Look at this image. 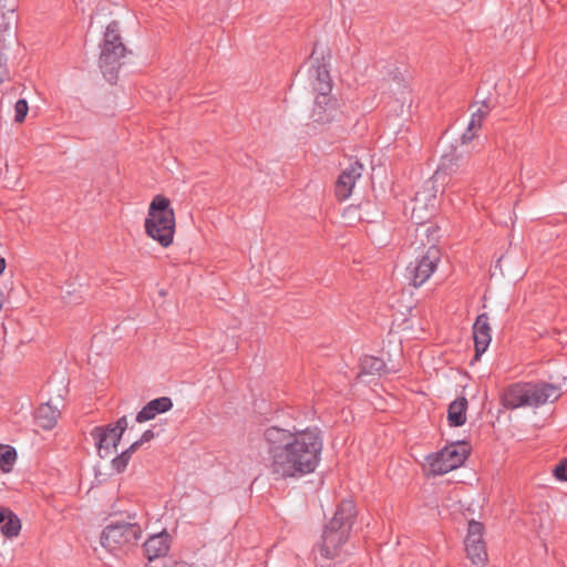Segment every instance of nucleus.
<instances>
[{"label":"nucleus","instance_id":"obj_1","mask_svg":"<svg viewBox=\"0 0 567 567\" xmlns=\"http://www.w3.org/2000/svg\"><path fill=\"white\" fill-rule=\"evenodd\" d=\"M262 439L276 478H300L313 473L320 464L323 435L318 426L284 429L268 426Z\"/></svg>","mask_w":567,"mask_h":567},{"label":"nucleus","instance_id":"obj_2","mask_svg":"<svg viewBox=\"0 0 567 567\" xmlns=\"http://www.w3.org/2000/svg\"><path fill=\"white\" fill-rule=\"evenodd\" d=\"M355 514L352 501L343 499L338 505L334 516L323 529L322 543L317 549L321 558L333 559L337 556L339 548L350 536Z\"/></svg>","mask_w":567,"mask_h":567},{"label":"nucleus","instance_id":"obj_3","mask_svg":"<svg viewBox=\"0 0 567 567\" xmlns=\"http://www.w3.org/2000/svg\"><path fill=\"white\" fill-rule=\"evenodd\" d=\"M146 234L166 248L173 243L175 234V214L171 202L163 195H156L150 204L145 219Z\"/></svg>","mask_w":567,"mask_h":567},{"label":"nucleus","instance_id":"obj_4","mask_svg":"<svg viewBox=\"0 0 567 567\" xmlns=\"http://www.w3.org/2000/svg\"><path fill=\"white\" fill-rule=\"evenodd\" d=\"M136 514L128 515V520L114 519L101 534V545L109 551L126 553L137 546L142 538V527L135 520Z\"/></svg>","mask_w":567,"mask_h":567},{"label":"nucleus","instance_id":"obj_5","mask_svg":"<svg viewBox=\"0 0 567 567\" xmlns=\"http://www.w3.org/2000/svg\"><path fill=\"white\" fill-rule=\"evenodd\" d=\"M118 22L112 21L107 24L100 54V68L105 79L114 83L117 79V70L121 66V59L125 56L126 48L118 34Z\"/></svg>","mask_w":567,"mask_h":567},{"label":"nucleus","instance_id":"obj_6","mask_svg":"<svg viewBox=\"0 0 567 567\" xmlns=\"http://www.w3.org/2000/svg\"><path fill=\"white\" fill-rule=\"evenodd\" d=\"M413 96L410 89V75L399 69L392 71V117L400 120V127L412 115Z\"/></svg>","mask_w":567,"mask_h":567},{"label":"nucleus","instance_id":"obj_7","mask_svg":"<svg viewBox=\"0 0 567 567\" xmlns=\"http://www.w3.org/2000/svg\"><path fill=\"white\" fill-rule=\"evenodd\" d=\"M468 453L466 443H453L431 457L430 470L435 475L446 474L460 467L467 458Z\"/></svg>","mask_w":567,"mask_h":567},{"label":"nucleus","instance_id":"obj_8","mask_svg":"<svg viewBox=\"0 0 567 567\" xmlns=\"http://www.w3.org/2000/svg\"><path fill=\"white\" fill-rule=\"evenodd\" d=\"M127 427V417L123 415L115 423H110L105 426H95L92 429L90 434L95 441V445L101 457H107L111 447L116 449Z\"/></svg>","mask_w":567,"mask_h":567},{"label":"nucleus","instance_id":"obj_9","mask_svg":"<svg viewBox=\"0 0 567 567\" xmlns=\"http://www.w3.org/2000/svg\"><path fill=\"white\" fill-rule=\"evenodd\" d=\"M483 535V524L474 519L470 520L464 545L467 558L476 566H484L487 561V551Z\"/></svg>","mask_w":567,"mask_h":567},{"label":"nucleus","instance_id":"obj_10","mask_svg":"<svg viewBox=\"0 0 567 567\" xmlns=\"http://www.w3.org/2000/svg\"><path fill=\"white\" fill-rule=\"evenodd\" d=\"M441 250L432 245L422 258L416 260L413 267L409 268L414 287L422 286L432 276L441 260Z\"/></svg>","mask_w":567,"mask_h":567},{"label":"nucleus","instance_id":"obj_11","mask_svg":"<svg viewBox=\"0 0 567 567\" xmlns=\"http://www.w3.org/2000/svg\"><path fill=\"white\" fill-rule=\"evenodd\" d=\"M362 172L363 165L355 161L350 163L349 166L340 173L334 186V193L339 200H346L351 196L352 189L357 181L361 177Z\"/></svg>","mask_w":567,"mask_h":567},{"label":"nucleus","instance_id":"obj_12","mask_svg":"<svg viewBox=\"0 0 567 567\" xmlns=\"http://www.w3.org/2000/svg\"><path fill=\"white\" fill-rule=\"evenodd\" d=\"M431 187H425L423 190L416 193L414 198V206L412 208V218L416 224H422L426 219L424 212L432 214L437 205L436 194Z\"/></svg>","mask_w":567,"mask_h":567},{"label":"nucleus","instance_id":"obj_13","mask_svg":"<svg viewBox=\"0 0 567 567\" xmlns=\"http://www.w3.org/2000/svg\"><path fill=\"white\" fill-rule=\"evenodd\" d=\"M529 406L554 402L560 396V389L549 383H528Z\"/></svg>","mask_w":567,"mask_h":567},{"label":"nucleus","instance_id":"obj_14","mask_svg":"<svg viewBox=\"0 0 567 567\" xmlns=\"http://www.w3.org/2000/svg\"><path fill=\"white\" fill-rule=\"evenodd\" d=\"M486 313L480 315L473 324V338L475 343V357L480 358L488 348L492 334Z\"/></svg>","mask_w":567,"mask_h":567},{"label":"nucleus","instance_id":"obj_15","mask_svg":"<svg viewBox=\"0 0 567 567\" xmlns=\"http://www.w3.org/2000/svg\"><path fill=\"white\" fill-rule=\"evenodd\" d=\"M308 74L312 89L318 92V96H330L332 81L327 66L324 64H312Z\"/></svg>","mask_w":567,"mask_h":567},{"label":"nucleus","instance_id":"obj_16","mask_svg":"<svg viewBox=\"0 0 567 567\" xmlns=\"http://www.w3.org/2000/svg\"><path fill=\"white\" fill-rule=\"evenodd\" d=\"M528 383H516L508 386L503 395L502 402L506 409L529 406Z\"/></svg>","mask_w":567,"mask_h":567},{"label":"nucleus","instance_id":"obj_17","mask_svg":"<svg viewBox=\"0 0 567 567\" xmlns=\"http://www.w3.org/2000/svg\"><path fill=\"white\" fill-rule=\"evenodd\" d=\"M336 104L330 96H317L311 112L313 122L327 124L333 121L338 113Z\"/></svg>","mask_w":567,"mask_h":567},{"label":"nucleus","instance_id":"obj_18","mask_svg":"<svg viewBox=\"0 0 567 567\" xmlns=\"http://www.w3.org/2000/svg\"><path fill=\"white\" fill-rule=\"evenodd\" d=\"M173 408V401L168 396H161L151 400L142 410L136 414L135 421L144 423L155 419L157 414L165 413Z\"/></svg>","mask_w":567,"mask_h":567},{"label":"nucleus","instance_id":"obj_19","mask_svg":"<svg viewBox=\"0 0 567 567\" xmlns=\"http://www.w3.org/2000/svg\"><path fill=\"white\" fill-rule=\"evenodd\" d=\"M143 549L148 560L165 556L169 549V536L166 532L151 536L144 544Z\"/></svg>","mask_w":567,"mask_h":567},{"label":"nucleus","instance_id":"obj_20","mask_svg":"<svg viewBox=\"0 0 567 567\" xmlns=\"http://www.w3.org/2000/svg\"><path fill=\"white\" fill-rule=\"evenodd\" d=\"M60 411L49 402L41 404L35 411L37 424L43 430H51L56 424Z\"/></svg>","mask_w":567,"mask_h":567},{"label":"nucleus","instance_id":"obj_21","mask_svg":"<svg viewBox=\"0 0 567 567\" xmlns=\"http://www.w3.org/2000/svg\"><path fill=\"white\" fill-rule=\"evenodd\" d=\"M467 400L458 398L453 401L447 410V420L451 426H461L466 422Z\"/></svg>","mask_w":567,"mask_h":567},{"label":"nucleus","instance_id":"obj_22","mask_svg":"<svg viewBox=\"0 0 567 567\" xmlns=\"http://www.w3.org/2000/svg\"><path fill=\"white\" fill-rule=\"evenodd\" d=\"M360 367V375L374 374L375 372H380L381 370H383L385 368V363L380 358L373 355H365L361 359Z\"/></svg>","mask_w":567,"mask_h":567},{"label":"nucleus","instance_id":"obj_23","mask_svg":"<svg viewBox=\"0 0 567 567\" xmlns=\"http://www.w3.org/2000/svg\"><path fill=\"white\" fill-rule=\"evenodd\" d=\"M1 533L7 537H16L21 530V522L16 514L9 516V518L0 525Z\"/></svg>","mask_w":567,"mask_h":567},{"label":"nucleus","instance_id":"obj_24","mask_svg":"<svg viewBox=\"0 0 567 567\" xmlns=\"http://www.w3.org/2000/svg\"><path fill=\"white\" fill-rule=\"evenodd\" d=\"M17 460V451L14 447H8L4 452L0 454V470L3 473L11 472L13 464Z\"/></svg>","mask_w":567,"mask_h":567},{"label":"nucleus","instance_id":"obj_25","mask_svg":"<svg viewBox=\"0 0 567 567\" xmlns=\"http://www.w3.org/2000/svg\"><path fill=\"white\" fill-rule=\"evenodd\" d=\"M17 25L16 8L8 9L7 13L0 14V29L10 32Z\"/></svg>","mask_w":567,"mask_h":567},{"label":"nucleus","instance_id":"obj_26","mask_svg":"<svg viewBox=\"0 0 567 567\" xmlns=\"http://www.w3.org/2000/svg\"><path fill=\"white\" fill-rule=\"evenodd\" d=\"M29 105L25 99H19L14 104V121L22 123L28 114Z\"/></svg>","mask_w":567,"mask_h":567},{"label":"nucleus","instance_id":"obj_27","mask_svg":"<svg viewBox=\"0 0 567 567\" xmlns=\"http://www.w3.org/2000/svg\"><path fill=\"white\" fill-rule=\"evenodd\" d=\"M131 455L128 454V452L126 451H123L121 454H118L117 456H115L113 460H112V466L113 468L117 472V473H122L125 471V468L127 467L128 465V462L131 460Z\"/></svg>","mask_w":567,"mask_h":567},{"label":"nucleus","instance_id":"obj_28","mask_svg":"<svg viewBox=\"0 0 567 567\" xmlns=\"http://www.w3.org/2000/svg\"><path fill=\"white\" fill-rule=\"evenodd\" d=\"M554 475L557 480L567 482V460L560 462L554 468Z\"/></svg>","mask_w":567,"mask_h":567},{"label":"nucleus","instance_id":"obj_29","mask_svg":"<svg viewBox=\"0 0 567 567\" xmlns=\"http://www.w3.org/2000/svg\"><path fill=\"white\" fill-rule=\"evenodd\" d=\"M492 106L486 100L482 101L481 106L473 113L474 115H478L482 121L485 120L487 114L489 113Z\"/></svg>","mask_w":567,"mask_h":567},{"label":"nucleus","instance_id":"obj_30","mask_svg":"<svg viewBox=\"0 0 567 567\" xmlns=\"http://www.w3.org/2000/svg\"><path fill=\"white\" fill-rule=\"evenodd\" d=\"M406 132H408V131L405 130V131H404V133H403V131H402L401 128H399V130L396 131V136H395V138H394V144H396V145H401V146H404V147H405L406 145L411 144V143H410V140H409V137H408V135H406Z\"/></svg>","mask_w":567,"mask_h":567},{"label":"nucleus","instance_id":"obj_31","mask_svg":"<svg viewBox=\"0 0 567 567\" xmlns=\"http://www.w3.org/2000/svg\"><path fill=\"white\" fill-rule=\"evenodd\" d=\"M483 122L484 121H482L478 115L472 114L467 126L470 127V131L478 132L482 127Z\"/></svg>","mask_w":567,"mask_h":567},{"label":"nucleus","instance_id":"obj_32","mask_svg":"<svg viewBox=\"0 0 567 567\" xmlns=\"http://www.w3.org/2000/svg\"><path fill=\"white\" fill-rule=\"evenodd\" d=\"M9 78V72L7 69L6 59L2 53H0V83H2L6 79Z\"/></svg>","mask_w":567,"mask_h":567},{"label":"nucleus","instance_id":"obj_33","mask_svg":"<svg viewBox=\"0 0 567 567\" xmlns=\"http://www.w3.org/2000/svg\"><path fill=\"white\" fill-rule=\"evenodd\" d=\"M476 134H477L476 131H470V127L467 126L465 132L462 134V143L467 144V143L472 142L474 140V137L476 136Z\"/></svg>","mask_w":567,"mask_h":567},{"label":"nucleus","instance_id":"obj_34","mask_svg":"<svg viewBox=\"0 0 567 567\" xmlns=\"http://www.w3.org/2000/svg\"><path fill=\"white\" fill-rule=\"evenodd\" d=\"M154 437H155V433L153 432V430H146V431L142 434V436H141L140 441H141V443L143 444V443L150 442V441H151V440H153Z\"/></svg>","mask_w":567,"mask_h":567},{"label":"nucleus","instance_id":"obj_35","mask_svg":"<svg viewBox=\"0 0 567 567\" xmlns=\"http://www.w3.org/2000/svg\"><path fill=\"white\" fill-rule=\"evenodd\" d=\"M12 514L13 513L10 509L0 507V525H2L3 522H6V519L9 518V516Z\"/></svg>","mask_w":567,"mask_h":567},{"label":"nucleus","instance_id":"obj_36","mask_svg":"<svg viewBox=\"0 0 567 567\" xmlns=\"http://www.w3.org/2000/svg\"><path fill=\"white\" fill-rule=\"evenodd\" d=\"M142 445L141 441L133 442L125 451L132 456L135 451Z\"/></svg>","mask_w":567,"mask_h":567},{"label":"nucleus","instance_id":"obj_37","mask_svg":"<svg viewBox=\"0 0 567 567\" xmlns=\"http://www.w3.org/2000/svg\"><path fill=\"white\" fill-rule=\"evenodd\" d=\"M315 559L317 560V567H332V565L330 563L331 559L322 558L323 561H319L317 556L315 557Z\"/></svg>","mask_w":567,"mask_h":567},{"label":"nucleus","instance_id":"obj_38","mask_svg":"<svg viewBox=\"0 0 567 567\" xmlns=\"http://www.w3.org/2000/svg\"><path fill=\"white\" fill-rule=\"evenodd\" d=\"M169 567H194L190 564H187L186 561H175Z\"/></svg>","mask_w":567,"mask_h":567},{"label":"nucleus","instance_id":"obj_39","mask_svg":"<svg viewBox=\"0 0 567 567\" xmlns=\"http://www.w3.org/2000/svg\"><path fill=\"white\" fill-rule=\"evenodd\" d=\"M7 266L6 259L3 257H0V275L4 271Z\"/></svg>","mask_w":567,"mask_h":567},{"label":"nucleus","instance_id":"obj_40","mask_svg":"<svg viewBox=\"0 0 567 567\" xmlns=\"http://www.w3.org/2000/svg\"><path fill=\"white\" fill-rule=\"evenodd\" d=\"M354 210H357V208L349 207L346 212L347 213H351V212H354Z\"/></svg>","mask_w":567,"mask_h":567},{"label":"nucleus","instance_id":"obj_41","mask_svg":"<svg viewBox=\"0 0 567 567\" xmlns=\"http://www.w3.org/2000/svg\"><path fill=\"white\" fill-rule=\"evenodd\" d=\"M439 176H440V173H439V171H437V172L435 173V175H434L435 179H437V178H439Z\"/></svg>","mask_w":567,"mask_h":567}]
</instances>
